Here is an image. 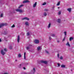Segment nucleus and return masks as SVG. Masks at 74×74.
Listing matches in <instances>:
<instances>
[{"label": "nucleus", "mask_w": 74, "mask_h": 74, "mask_svg": "<svg viewBox=\"0 0 74 74\" xmlns=\"http://www.w3.org/2000/svg\"><path fill=\"white\" fill-rule=\"evenodd\" d=\"M16 11L17 12H19L20 13H22V12H24V11L23 10L21 9H17L16 10Z\"/></svg>", "instance_id": "f257e3e1"}, {"label": "nucleus", "mask_w": 74, "mask_h": 74, "mask_svg": "<svg viewBox=\"0 0 74 74\" xmlns=\"http://www.w3.org/2000/svg\"><path fill=\"white\" fill-rule=\"evenodd\" d=\"M7 23H3L0 25V28H1V27L4 26H7Z\"/></svg>", "instance_id": "f03ea898"}, {"label": "nucleus", "mask_w": 74, "mask_h": 74, "mask_svg": "<svg viewBox=\"0 0 74 74\" xmlns=\"http://www.w3.org/2000/svg\"><path fill=\"white\" fill-rule=\"evenodd\" d=\"M32 47V45H29L28 46L26 47L27 50H29V49H30Z\"/></svg>", "instance_id": "7ed1b4c3"}, {"label": "nucleus", "mask_w": 74, "mask_h": 74, "mask_svg": "<svg viewBox=\"0 0 74 74\" xmlns=\"http://www.w3.org/2000/svg\"><path fill=\"white\" fill-rule=\"evenodd\" d=\"M32 74H34L36 72V69L34 68H33V70L31 71Z\"/></svg>", "instance_id": "20e7f679"}, {"label": "nucleus", "mask_w": 74, "mask_h": 74, "mask_svg": "<svg viewBox=\"0 0 74 74\" xmlns=\"http://www.w3.org/2000/svg\"><path fill=\"white\" fill-rule=\"evenodd\" d=\"M29 3L30 1L28 0H25L23 2V3Z\"/></svg>", "instance_id": "39448f33"}, {"label": "nucleus", "mask_w": 74, "mask_h": 74, "mask_svg": "<svg viewBox=\"0 0 74 74\" xmlns=\"http://www.w3.org/2000/svg\"><path fill=\"white\" fill-rule=\"evenodd\" d=\"M1 54L3 55V56H4V54H5V53L4 52L3 50H1Z\"/></svg>", "instance_id": "423d86ee"}, {"label": "nucleus", "mask_w": 74, "mask_h": 74, "mask_svg": "<svg viewBox=\"0 0 74 74\" xmlns=\"http://www.w3.org/2000/svg\"><path fill=\"white\" fill-rule=\"evenodd\" d=\"M40 62L43 63H44L45 64H47V62L46 61H44L43 60H42L40 61Z\"/></svg>", "instance_id": "0eeeda50"}, {"label": "nucleus", "mask_w": 74, "mask_h": 74, "mask_svg": "<svg viewBox=\"0 0 74 74\" xmlns=\"http://www.w3.org/2000/svg\"><path fill=\"white\" fill-rule=\"evenodd\" d=\"M34 42L36 44H38L39 43V40H34Z\"/></svg>", "instance_id": "6e6552de"}, {"label": "nucleus", "mask_w": 74, "mask_h": 74, "mask_svg": "<svg viewBox=\"0 0 74 74\" xmlns=\"http://www.w3.org/2000/svg\"><path fill=\"white\" fill-rule=\"evenodd\" d=\"M26 19V20H27V21H29V18H28L27 17H24L22 18V20H24Z\"/></svg>", "instance_id": "1a4fd4ad"}, {"label": "nucleus", "mask_w": 74, "mask_h": 74, "mask_svg": "<svg viewBox=\"0 0 74 74\" xmlns=\"http://www.w3.org/2000/svg\"><path fill=\"white\" fill-rule=\"evenodd\" d=\"M41 49H42L41 48V46H39L37 48V49L38 51H40V50H41Z\"/></svg>", "instance_id": "9d476101"}, {"label": "nucleus", "mask_w": 74, "mask_h": 74, "mask_svg": "<svg viewBox=\"0 0 74 74\" xmlns=\"http://www.w3.org/2000/svg\"><path fill=\"white\" fill-rule=\"evenodd\" d=\"M51 23H49V24H48V26H47V27H48V29H49L50 27H51Z\"/></svg>", "instance_id": "9b49d317"}, {"label": "nucleus", "mask_w": 74, "mask_h": 74, "mask_svg": "<svg viewBox=\"0 0 74 74\" xmlns=\"http://www.w3.org/2000/svg\"><path fill=\"white\" fill-rule=\"evenodd\" d=\"M36 5H37V2H36L33 5V7H36Z\"/></svg>", "instance_id": "f8f14e48"}, {"label": "nucleus", "mask_w": 74, "mask_h": 74, "mask_svg": "<svg viewBox=\"0 0 74 74\" xmlns=\"http://www.w3.org/2000/svg\"><path fill=\"white\" fill-rule=\"evenodd\" d=\"M20 40V37H19V36H18V38H17V41L18 42H19Z\"/></svg>", "instance_id": "ddd939ff"}, {"label": "nucleus", "mask_w": 74, "mask_h": 74, "mask_svg": "<svg viewBox=\"0 0 74 74\" xmlns=\"http://www.w3.org/2000/svg\"><path fill=\"white\" fill-rule=\"evenodd\" d=\"M67 11L69 12H71V8H69L67 9Z\"/></svg>", "instance_id": "4468645a"}, {"label": "nucleus", "mask_w": 74, "mask_h": 74, "mask_svg": "<svg viewBox=\"0 0 74 74\" xmlns=\"http://www.w3.org/2000/svg\"><path fill=\"white\" fill-rule=\"evenodd\" d=\"M25 25H26V26H29V22H26L25 23Z\"/></svg>", "instance_id": "2eb2a0df"}, {"label": "nucleus", "mask_w": 74, "mask_h": 74, "mask_svg": "<svg viewBox=\"0 0 74 74\" xmlns=\"http://www.w3.org/2000/svg\"><path fill=\"white\" fill-rule=\"evenodd\" d=\"M66 45H67L69 47H70V44H69V42H67V43L66 44Z\"/></svg>", "instance_id": "dca6fc26"}, {"label": "nucleus", "mask_w": 74, "mask_h": 74, "mask_svg": "<svg viewBox=\"0 0 74 74\" xmlns=\"http://www.w3.org/2000/svg\"><path fill=\"white\" fill-rule=\"evenodd\" d=\"M18 58H21V53L18 54Z\"/></svg>", "instance_id": "f3484780"}, {"label": "nucleus", "mask_w": 74, "mask_h": 74, "mask_svg": "<svg viewBox=\"0 0 74 74\" xmlns=\"http://www.w3.org/2000/svg\"><path fill=\"white\" fill-rule=\"evenodd\" d=\"M64 34L65 36L64 37H66V35H67V32H64Z\"/></svg>", "instance_id": "a211bd4d"}, {"label": "nucleus", "mask_w": 74, "mask_h": 74, "mask_svg": "<svg viewBox=\"0 0 74 74\" xmlns=\"http://www.w3.org/2000/svg\"><path fill=\"white\" fill-rule=\"evenodd\" d=\"M51 36L53 37H55V34H52L51 35Z\"/></svg>", "instance_id": "6ab92c4d"}, {"label": "nucleus", "mask_w": 74, "mask_h": 74, "mask_svg": "<svg viewBox=\"0 0 74 74\" xmlns=\"http://www.w3.org/2000/svg\"><path fill=\"white\" fill-rule=\"evenodd\" d=\"M26 53L25 52L24 54V59H26Z\"/></svg>", "instance_id": "aec40b11"}, {"label": "nucleus", "mask_w": 74, "mask_h": 74, "mask_svg": "<svg viewBox=\"0 0 74 74\" xmlns=\"http://www.w3.org/2000/svg\"><path fill=\"white\" fill-rule=\"evenodd\" d=\"M23 7V5H20L19 7H18V8H21V7Z\"/></svg>", "instance_id": "412c9836"}, {"label": "nucleus", "mask_w": 74, "mask_h": 74, "mask_svg": "<svg viewBox=\"0 0 74 74\" xmlns=\"http://www.w3.org/2000/svg\"><path fill=\"white\" fill-rule=\"evenodd\" d=\"M60 2L59 1L58 2V3L57 4V6H59L60 5Z\"/></svg>", "instance_id": "4be33fe9"}, {"label": "nucleus", "mask_w": 74, "mask_h": 74, "mask_svg": "<svg viewBox=\"0 0 74 74\" xmlns=\"http://www.w3.org/2000/svg\"><path fill=\"white\" fill-rule=\"evenodd\" d=\"M57 22L58 23H60V19H58L57 21Z\"/></svg>", "instance_id": "5701e85b"}, {"label": "nucleus", "mask_w": 74, "mask_h": 74, "mask_svg": "<svg viewBox=\"0 0 74 74\" xmlns=\"http://www.w3.org/2000/svg\"><path fill=\"white\" fill-rule=\"evenodd\" d=\"M61 67L62 68H64L65 67V65H62L61 66Z\"/></svg>", "instance_id": "b1692460"}, {"label": "nucleus", "mask_w": 74, "mask_h": 74, "mask_svg": "<svg viewBox=\"0 0 74 74\" xmlns=\"http://www.w3.org/2000/svg\"><path fill=\"white\" fill-rule=\"evenodd\" d=\"M1 18H3V14H1L0 15Z\"/></svg>", "instance_id": "393cba45"}, {"label": "nucleus", "mask_w": 74, "mask_h": 74, "mask_svg": "<svg viewBox=\"0 0 74 74\" xmlns=\"http://www.w3.org/2000/svg\"><path fill=\"white\" fill-rule=\"evenodd\" d=\"M73 37H71L70 38V39H69V40L70 41H71L72 40H73Z\"/></svg>", "instance_id": "a878e982"}, {"label": "nucleus", "mask_w": 74, "mask_h": 74, "mask_svg": "<svg viewBox=\"0 0 74 74\" xmlns=\"http://www.w3.org/2000/svg\"><path fill=\"white\" fill-rule=\"evenodd\" d=\"M66 37L64 36V38L63 40H62V41H64V40H65V39L66 38Z\"/></svg>", "instance_id": "bb28decb"}, {"label": "nucleus", "mask_w": 74, "mask_h": 74, "mask_svg": "<svg viewBox=\"0 0 74 74\" xmlns=\"http://www.w3.org/2000/svg\"><path fill=\"white\" fill-rule=\"evenodd\" d=\"M10 49H12V46H10L9 47Z\"/></svg>", "instance_id": "cd10ccee"}, {"label": "nucleus", "mask_w": 74, "mask_h": 74, "mask_svg": "<svg viewBox=\"0 0 74 74\" xmlns=\"http://www.w3.org/2000/svg\"><path fill=\"white\" fill-rule=\"evenodd\" d=\"M46 53H47V54H49V52L48 51H47V50H46L45 51Z\"/></svg>", "instance_id": "c85d7f7f"}, {"label": "nucleus", "mask_w": 74, "mask_h": 74, "mask_svg": "<svg viewBox=\"0 0 74 74\" xmlns=\"http://www.w3.org/2000/svg\"><path fill=\"white\" fill-rule=\"evenodd\" d=\"M47 13L45 12V13H44V16H47Z\"/></svg>", "instance_id": "c756f323"}, {"label": "nucleus", "mask_w": 74, "mask_h": 74, "mask_svg": "<svg viewBox=\"0 0 74 74\" xmlns=\"http://www.w3.org/2000/svg\"><path fill=\"white\" fill-rule=\"evenodd\" d=\"M30 35V33H29V32H28L27 34V36H29Z\"/></svg>", "instance_id": "7c9ffc66"}, {"label": "nucleus", "mask_w": 74, "mask_h": 74, "mask_svg": "<svg viewBox=\"0 0 74 74\" xmlns=\"http://www.w3.org/2000/svg\"><path fill=\"white\" fill-rule=\"evenodd\" d=\"M49 40H52V38L50 36L49 37Z\"/></svg>", "instance_id": "2f4dec72"}, {"label": "nucleus", "mask_w": 74, "mask_h": 74, "mask_svg": "<svg viewBox=\"0 0 74 74\" xmlns=\"http://www.w3.org/2000/svg\"><path fill=\"white\" fill-rule=\"evenodd\" d=\"M63 57L61 56L60 58V59H61V60H62V59H63Z\"/></svg>", "instance_id": "473e14b6"}, {"label": "nucleus", "mask_w": 74, "mask_h": 74, "mask_svg": "<svg viewBox=\"0 0 74 74\" xmlns=\"http://www.w3.org/2000/svg\"><path fill=\"white\" fill-rule=\"evenodd\" d=\"M46 4V3L45 2L42 4V5H45Z\"/></svg>", "instance_id": "72a5a7b5"}, {"label": "nucleus", "mask_w": 74, "mask_h": 74, "mask_svg": "<svg viewBox=\"0 0 74 74\" xmlns=\"http://www.w3.org/2000/svg\"><path fill=\"white\" fill-rule=\"evenodd\" d=\"M15 27V25H13L11 27Z\"/></svg>", "instance_id": "f704fd0d"}, {"label": "nucleus", "mask_w": 74, "mask_h": 74, "mask_svg": "<svg viewBox=\"0 0 74 74\" xmlns=\"http://www.w3.org/2000/svg\"><path fill=\"white\" fill-rule=\"evenodd\" d=\"M21 66H22V64H20V66H19V67L20 68H21Z\"/></svg>", "instance_id": "c9c22d12"}, {"label": "nucleus", "mask_w": 74, "mask_h": 74, "mask_svg": "<svg viewBox=\"0 0 74 74\" xmlns=\"http://www.w3.org/2000/svg\"><path fill=\"white\" fill-rule=\"evenodd\" d=\"M4 49V51H7V49L6 48H5Z\"/></svg>", "instance_id": "e433bc0d"}, {"label": "nucleus", "mask_w": 74, "mask_h": 74, "mask_svg": "<svg viewBox=\"0 0 74 74\" xmlns=\"http://www.w3.org/2000/svg\"><path fill=\"white\" fill-rule=\"evenodd\" d=\"M4 40H5L6 41H7V38L5 37L4 38Z\"/></svg>", "instance_id": "4c0bfd02"}, {"label": "nucleus", "mask_w": 74, "mask_h": 74, "mask_svg": "<svg viewBox=\"0 0 74 74\" xmlns=\"http://www.w3.org/2000/svg\"><path fill=\"white\" fill-rule=\"evenodd\" d=\"M61 14V12H58V15H60V14Z\"/></svg>", "instance_id": "58836bf2"}, {"label": "nucleus", "mask_w": 74, "mask_h": 74, "mask_svg": "<svg viewBox=\"0 0 74 74\" xmlns=\"http://www.w3.org/2000/svg\"><path fill=\"white\" fill-rule=\"evenodd\" d=\"M58 58H59V54L58 53Z\"/></svg>", "instance_id": "ea45409f"}, {"label": "nucleus", "mask_w": 74, "mask_h": 74, "mask_svg": "<svg viewBox=\"0 0 74 74\" xmlns=\"http://www.w3.org/2000/svg\"><path fill=\"white\" fill-rule=\"evenodd\" d=\"M58 66H60V64H58Z\"/></svg>", "instance_id": "a19ab883"}, {"label": "nucleus", "mask_w": 74, "mask_h": 74, "mask_svg": "<svg viewBox=\"0 0 74 74\" xmlns=\"http://www.w3.org/2000/svg\"><path fill=\"white\" fill-rule=\"evenodd\" d=\"M24 70H26V68L25 67L23 68Z\"/></svg>", "instance_id": "79ce46f5"}, {"label": "nucleus", "mask_w": 74, "mask_h": 74, "mask_svg": "<svg viewBox=\"0 0 74 74\" xmlns=\"http://www.w3.org/2000/svg\"><path fill=\"white\" fill-rule=\"evenodd\" d=\"M57 42H60V41H59V40H57Z\"/></svg>", "instance_id": "37998d69"}, {"label": "nucleus", "mask_w": 74, "mask_h": 74, "mask_svg": "<svg viewBox=\"0 0 74 74\" xmlns=\"http://www.w3.org/2000/svg\"><path fill=\"white\" fill-rule=\"evenodd\" d=\"M45 11H48V10L47 9H45Z\"/></svg>", "instance_id": "c03bdc74"}, {"label": "nucleus", "mask_w": 74, "mask_h": 74, "mask_svg": "<svg viewBox=\"0 0 74 74\" xmlns=\"http://www.w3.org/2000/svg\"><path fill=\"white\" fill-rule=\"evenodd\" d=\"M28 64H29V63H27L25 64H26V65Z\"/></svg>", "instance_id": "a18cd8bd"}, {"label": "nucleus", "mask_w": 74, "mask_h": 74, "mask_svg": "<svg viewBox=\"0 0 74 74\" xmlns=\"http://www.w3.org/2000/svg\"><path fill=\"white\" fill-rule=\"evenodd\" d=\"M17 60H15V61L16 62H17Z\"/></svg>", "instance_id": "49530a36"}, {"label": "nucleus", "mask_w": 74, "mask_h": 74, "mask_svg": "<svg viewBox=\"0 0 74 74\" xmlns=\"http://www.w3.org/2000/svg\"><path fill=\"white\" fill-rule=\"evenodd\" d=\"M1 42V39L0 38V42Z\"/></svg>", "instance_id": "de8ad7c7"}, {"label": "nucleus", "mask_w": 74, "mask_h": 74, "mask_svg": "<svg viewBox=\"0 0 74 74\" xmlns=\"http://www.w3.org/2000/svg\"><path fill=\"white\" fill-rule=\"evenodd\" d=\"M60 8L59 7H58V8Z\"/></svg>", "instance_id": "09e8293b"}, {"label": "nucleus", "mask_w": 74, "mask_h": 74, "mask_svg": "<svg viewBox=\"0 0 74 74\" xmlns=\"http://www.w3.org/2000/svg\"><path fill=\"white\" fill-rule=\"evenodd\" d=\"M53 8H54V6H53Z\"/></svg>", "instance_id": "8fccbe9b"}, {"label": "nucleus", "mask_w": 74, "mask_h": 74, "mask_svg": "<svg viewBox=\"0 0 74 74\" xmlns=\"http://www.w3.org/2000/svg\"><path fill=\"white\" fill-rule=\"evenodd\" d=\"M71 71H72V70H71Z\"/></svg>", "instance_id": "3c124183"}]
</instances>
